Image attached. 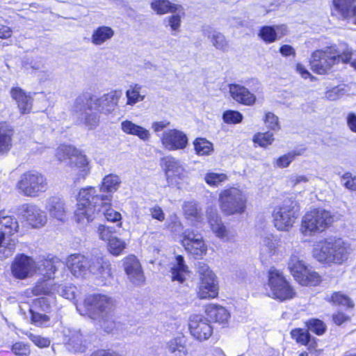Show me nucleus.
I'll list each match as a JSON object with an SVG mask.
<instances>
[{"label":"nucleus","mask_w":356,"mask_h":356,"mask_svg":"<svg viewBox=\"0 0 356 356\" xmlns=\"http://www.w3.org/2000/svg\"><path fill=\"white\" fill-rule=\"evenodd\" d=\"M122 97L120 90H112L101 97H78L72 107V113L79 124H83L88 129L96 128L99 122L98 112L105 114L115 111Z\"/></svg>","instance_id":"obj_1"},{"label":"nucleus","mask_w":356,"mask_h":356,"mask_svg":"<svg viewBox=\"0 0 356 356\" xmlns=\"http://www.w3.org/2000/svg\"><path fill=\"white\" fill-rule=\"evenodd\" d=\"M66 266L74 277L84 279L92 274L103 286L111 284L113 278L111 264L102 254L86 257L73 254L67 258Z\"/></svg>","instance_id":"obj_2"},{"label":"nucleus","mask_w":356,"mask_h":356,"mask_svg":"<svg viewBox=\"0 0 356 356\" xmlns=\"http://www.w3.org/2000/svg\"><path fill=\"white\" fill-rule=\"evenodd\" d=\"M74 304L81 315L99 321L106 332H118L117 330L121 325L111 320L115 301L111 296L99 293H90L86 296L82 303Z\"/></svg>","instance_id":"obj_3"},{"label":"nucleus","mask_w":356,"mask_h":356,"mask_svg":"<svg viewBox=\"0 0 356 356\" xmlns=\"http://www.w3.org/2000/svg\"><path fill=\"white\" fill-rule=\"evenodd\" d=\"M353 53V49L346 43L340 44L339 47L331 45L316 50L312 56V69L317 74H324L341 62L349 63L356 70V58L352 60Z\"/></svg>","instance_id":"obj_4"},{"label":"nucleus","mask_w":356,"mask_h":356,"mask_svg":"<svg viewBox=\"0 0 356 356\" xmlns=\"http://www.w3.org/2000/svg\"><path fill=\"white\" fill-rule=\"evenodd\" d=\"M353 250L349 243L339 238L330 237L314 244L312 254L318 262L331 266L347 261Z\"/></svg>","instance_id":"obj_5"},{"label":"nucleus","mask_w":356,"mask_h":356,"mask_svg":"<svg viewBox=\"0 0 356 356\" xmlns=\"http://www.w3.org/2000/svg\"><path fill=\"white\" fill-rule=\"evenodd\" d=\"M76 200L75 219L77 222L86 225L99 214L102 204H104V207L109 205L112 197L110 195H99L96 188L88 186L79 191Z\"/></svg>","instance_id":"obj_6"},{"label":"nucleus","mask_w":356,"mask_h":356,"mask_svg":"<svg viewBox=\"0 0 356 356\" xmlns=\"http://www.w3.org/2000/svg\"><path fill=\"white\" fill-rule=\"evenodd\" d=\"M335 221L333 213L323 208H313L303 216L300 232L305 236H313L330 228Z\"/></svg>","instance_id":"obj_7"},{"label":"nucleus","mask_w":356,"mask_h":356,"mask_svg":"<svg viewBox=\"0 0 356 356\" xmlns=\"http://www.w3.org/2000/svg\"><path fill=\"white\" fill-rule=\"evenodd\" d=\"M266 291L268 297L282 302L291 300L296 296L294 288L283 273L274 267L268 272Z\"/></svg>","instance_id":"obj_8"},{"label":"nucleus","mask_w":356,"mask_h":356,"mask_svg":"<svg viewBox=\"0 0 356 356\" xmlns=\"http://www.w3.org/2000/svg\"><path fill=\"white\" fill-rule=\"evenodd\" d=\"M219 207L226 216L240 215L247 208L248 196L245 191L237 187L222 190L218 197Z\"/></svg>","instance_id":"obj_9"},{"label":"nucleus","mask_w":356,"mask_h":356,"mask_svg":"<svg viewBox=\"0 0 356 356\" xmlns=\"http://www.w3.org/2000/svg\"><path fill=\"white\" fill-rule=\"evenodd\" d=\"M162 168L169 187L184 189L189 184L188 172L184 164L172 156L162 159Z\"/></svg>","instance_id":"obj_10"},{"label":"nucleus","mask_w":356,"mask_h":356,"mask_svg":"<svg viewBox=\"0 0 356 356\" xmlns=\"http://www.w3.org/2000/svg\"><path fill=\"white\" fill-rule=\"evenodd\" d=\"M299 216V210L296 204L285 200L277 205L273 211V222L275 227L281 232H289L296 223Z\"/></svg>","instance_id":"obj_11"},{"label":"nucleus","mask_w":356,"mask_h":356,"mask_svg":"<svg viewBox=\"0 0 356 356\" xmlns=\"http://www.w3.org/2000/svg\"><path fill=\"white\" fill-rule=\"evenodd\" d=\"M19 224L13 216H6L4 211L0 212V258L10 257L15 250L14 239L6 238V235H13L17 232Z\"/></svg>","instance_id":"obj_12"},{"label":"nucleus","mask_w":356,"mask_h":356,"mask_svg":"<svg viewBox=\"0 0 356 356\" xmlns=\"http://www.w3.org/2000/svg\"><path fill=\"white\" fill-rule=\"evenodd\" d=\"M17 186L25 196L37 197L47 190L48 184L43 175L30 171L22 175Z\"/></svg>","instance_id":"obj_13"},{"label":"nucleus","mask_w":356,"mask_h":356,"mask_svg":"<svg viewBox=\"0 0 356 356\" xmlns=\"http://www.w3.org/2000/svg\"><path fill=\"white\" fill-rule=\"evenodd\" d=\"M179 241L185 250L195 259H202L207 253V245L202 235L193 229L184 230Z\"/></svg>","instance_id":"obj_14"},{"label":"nucleus","mask_w":356,"mask_h":356,"mask_svg":"<svg viewBox=\"0 0 356 356\" xmlns=\"http://www.w3.org/2000/svg\"><path fill=\"white\" fill-rule=\"evenodd\" d=\"M283 256L281 240L272 234L264 235L260 241L259 258L263 264L277 261Z\"/></svg>","instance_id":"obj_15"},{"label":"nucleus","mask_w":356,"mask_h":356,"mask_svg":"<svg viewBox=\"0 0 356 356\" xmlns=\"http://www.w3.org/2000/svg\"><path fill=\"white\" fill-rule=\"evenodd\" d=\"M197 270L200 277L198 297L200 299L216 298L218 294V286L215 274L204 264H199Z\"/></svg>","instance_id":"obj_16"},{"label":"nucleus","mask_w":356,"mask_h":356,"mask_svg":"<svg viewBox=\"0 0 356 356\" xmlns=\"http://www.w3.org/2000/svg\"><path fill=\"white\" fill-rule=\"evenodd\" d=\"M19 215L33 229H40L47 222L46 212L34 204H24L19 209Z\"/></svg>","instance_id":"obj_17"},{"label":"nucleus","mask_w":356,"mask_h":356,"mask_svg":"<svg viewBox=\"0 0 356 356\" xmlns=\"http://www.w3.org/2000/svg\"><path fill=\"white\" fill-rule=\"evenodd\" d=\"M76 291V288L72 284L52 285L47 281L38 282L33 289V293L35 296L49 295L56 292L62 297L70 300H74Z\"/></svg>","instance_id":"obj_18"},{"label":"nucleus","mask_w":356,"mask_h":356,"mask_svg":"<svg viewBox=\"0 0 356 356\" xmlns=\"http://www.w3.org/2000/svg\"><path fill=\"white\" fill-rule=\"evenodd\" d=\"M160 140L163 147L168 151L183 150L188 144L187 135L184 131L177 129L164 131Z\"/></svg>","instance_id":"obj_19"},{"label":"nucleus","mask_w":356,"mask_h":356,"mask_svg":"<svg viewBox=\"0 0 356 356\" xmlns=\"http://www.w3.org/2000/svg\"><path fill=\"white\" fill-rule=\"evenodd\" d=\"M50 308L51 304L47 297H41L34 300L29 309L32 323L36 326H47L49 323V317L45 314L40 313V312L47 313Z\"/></svg>","instance_id":"obj_20"},{"label":"nucleus","mask_w":356,"mask_h":356,"mask_svg":"<svg viewBox=\"0 0 356 356\" xmlns=\"http://www.w3.org/2000/svg\"><path fill=\"white\" fill-rule=\"evenodd\" d=\"M188 327L191 334L197 340L208 339L213 333V328L202 315H193L189 318Z\"/></svg>","instance_id":"obj_21"},{"label":"nucleus","mask_w":356,"mask_h":356,"mask_svg":"<svg viewBox=\"0 0 356 356\" xmlns=\"http://www.w3.org/2000/svg\"><path fill=\"white\" fill-rule=\"evenodd\" d=\"M12 273L18 279H24L37 272L33 259L24 254L17 255L12 264Z\"/></svg>","instance_id":"obj_22"},{"label":"nucleus","mask_w":356,"mask_h":356,"mask_svg":"<svg viewBox=\"0 0 356 356\" xmlns=\"http://www.w3.org/2000/svg\"><path fill=\"white\" fill-rule=\"evenodd\" d=\"M123 266L128 279L135 285L145 282V278L141 265L134 255H129L123 259Z\"/></svg>","instance_id":"obj_23"},{"label":"nucleus","mask_w":356,"mask_h":356,"mask_svg":"<svg viewBox=\"0 0 356 356\" xmlns=\"http://www.w3.org/2000/svg\"><path fill=\"white\" fill-rule=\"evenodd\" d=\"M45 208L51 218L60 222L66 220L68 209L63 199L58 197H51L48 199Z\"/></svg>","instance_id":"obj_24"},{"label":"nucleus","mask_w":356,"mask_h":356,"mask_svg":"<svg viewBox=\"0 0 356 356\" xmlns=\"http://www.w3.org/2000/svg\"><path fill=\"white\" fill-rule=\"evenodd\" d=\"M10 94L21 114H26L31 111L33 98L30 92H26L21 88L15 86L10 89Z\"/></svg>","instance_id":"obj_25"},{"label":"nucleus","mask_w":356,"mask_h":356,"mask_svg":"<svg viewBox=\"0 0 356 356\" xmlns=\"http://www.w3.org/2000/svg\"><path fill=\"white\" fill-rule=\"evenodd\" d=\"M75 152L70 165L77 170L79 179H85L90 172V161L83 151L76 148Z\"/></svg>","instance_id":"obj_26"},{"label":"nucleus","mask_w":356,"mask_h":356,"mask_svg":"<svg viewBox=\"0 0 356 356\" xmlns=\"http://www.w3.org/2000/svg\"><path fill=\"white\" fill-rule=\"evenodd\" d=\"M229 92L232 97L240 104L252 106L256 102L255 95L243 86L238 84L229 85Z\"/></svg>","instance_id":"obj_27"},{"label":"nucleus","mask_w":356,"mask_h":356,"mask_svg":"<svg viewBox=\"0 0 356 356\" xmlns=\"http://www.w3.org/2000/svg\"><path fill=\"white\" fill-rule=\"evenodd\" d=\"M309 267V266L300 259L298 252L294 251L291 254L288 262V268L297 282H304L306 280L301 273Z\"/></svg>","instance_id":"obj_28"},{"label":"nucleus","mask_w":356,"mask_h":356,"mask_svg":"<svg viewBox=\"0 0 356 356\" xmlns=\"http://www.w3.org/2000/svg\"><path fill=\"white\" fill-rule=\"evenodd\" d=\"M205 313L211 320L220 324L227 323L230 318L229 312L219 305L209 304L207 305Z\"/></svg>","instance_id":"obj_29"},{"label":"nucleus","mask_w":356,"mask_h":356,"mask_svg":"<svg viewBox=\"0 0 356 356\" xmlns=\"http://www.w3.org/2000/svg\"><path fill=\"white\" fill-rule=\"evenodd\" d=\"M208 220L211 228L216 236L225 241H228L229 236L226 227L222 224L220 217L217 213L216 211L211 209L208 211Z\"/></svg>","instance_id":"obj_30"},{"label":"nucleus","mask_w":356,"mask_h":356,"mask_svg":"<svg viewBox=\"0 0 356 356\" xmlns=\"http://www.w3.org/2000/svg\"><path fill=\"white\" fill-rule=\"evenodd\" d=\"M61 262L58 257H53L40 261L37 265V272L47 279L53 277L56 271L60 267Z\"/></svg>","instance_id":"obj_31"},{"label":"nucleus","mask_w":356,"mask_h":356,"mask_svg":"<svg viewBox=\"0 0 356 356\" xmlns=\"http://www.w3.org/2000/svg\"><path fill=\"white\" fill-rule=\"evenodd\" d=\"M121 129L124 133L137 136L143 141H148L151 138V134L148 129L130 120L122 121Z\"/></svg>","instance_id":"obj_32"},{"label":"nucleus","mask_w":356,"mask_h":356,"mask_svg":"<svg viewBox=\"0 0 356 356\" xmlns=\"http://www.w3.org/2000/svg\"><path fill=\"white\" fill-rule=\"evenodd\" d=\"M176 8L175 10L170 13L172 15L165 19L172 35H177L180 32L181 21L186 15L185 10L181 5H178Z\"/></svg>","instance_id":"obj_33"},{"label":"nucleus","mask_w":356,"mask_h":356,"mask_svg":"<svg viewBox=\"0 0 356 356\" xmlns=\"http://www.w3.org/2000/svg\"><path fill=\"white\" fill-rule=\"evenodd\" d=\"M188 273V266L185 264L184 257L181 255H177L171 267L172 280L183 283Z\"/></svg>","instance_id":"obj_34"},{"label":"nucleus","mask_w":356,"mask_h":356,"mask_svg":"<svg viewBox=\"0 0 356 356\" xmlns=\"http://www.w3.org/2000/svg\"><path fill=\"white\" fill-rule=\"evenodd\" d=\"M166 349L170 356H186L188 350L184 337L178 336L166 343Z\"/></svg>","instance_id":"obj_35"},{"label":"nucleus","mask_w":356,"mask_h":356,"mask_svg":"<svg viewBox=\"0 0 356 356\" xmlns=\"http://www.w3.org/2000/svg\"><path fill=\"white\" fill-rule=\"evenodd\" d=\"M203 35L210 39L212 44L221 51H225L227 48L228 43L225 37L220 32L207 27L203 29Z\"/></svg>","instance_id":"obj_36"},{"label":"nucleus","mask_w":356,"mask_h":356,"mask_svg":"<svg viewBox=\"0 0 356 356\" xmlns=\"http://www.w3.org/2000/svg\"><path fill=\"white\" fill-rule=\"evenodd\" d=\"M114 35V31L109 26H102L94 30L91 42L95 45H102L111 40Z\"/></svg>","instance_id":"obj_37"},{"label":"nucleus","mask_w":356,"mask_h":356,"mask_svg":"<svg viewBox=\"0 0 356 356\" xmlns=\"http://www.w3.org/2000/svg\"><path fill=\"white\" fill-rule=\"evenodd\" d=\"M120 184L121 179L118 175L109 174L102 179L100 191L112 197V194L118 190Z\"/></svg>","instance_id":"obj_38"},{"label":"nucleus","mask_w":356,"mask_h":356,"mask_svg":"<svg viewBox=\"0 0 356 356\" xmlns=\"http://www.w3.org/2000/svg\"><path fill=\"white\" fill-rule=\"evenodd\" d=\"M13 129L6 123H0V154L7 152L12 145Z\"/></svg>","instance_id":"obj_39"},{"label":"nucleus","mask_w":356,"mask_h":356,"mask_svg":"<svg viewBox=\"0 0 356 356\" xmlns=\"http://www.w3.org/2000/svg\"><path fill=\"white\" fill-rule=\"evenodd\" d=\"M356 0H333L334 12L343 19H350L353 5Z\"/></svg>","instance_id":"obj_40"},{"label":"nucleus","mask_w":356,"mask_h":356,"mask_svg":"<svg viewBox=\"0 0 356 356\" xmlns=\"http://www.w3.org/2000/svg\"><path fill=\"white\" fill-rule=\"evenodd\" d=\"M142 86L134 83L129 86L125 95L127 97L126 104L133 106L137 103L145 99V95L140 93Z\"/></svg>","instance_id":"obj_41"},{"label":"nucleus","mask_w":356,"mask_h":356,"mask_svg":"<svg viewBox=\"0 0 356 356\" xmlns=\"http://www.w3.org/2000/svg\"><path fill=\"white\" fill-rule=\"evenodd\" d=\"M179 4L171 3L169 0H152L150 6L154 12L163 15L176 9Z\"/></svg>","instance_id":"obj_42"},{"label":"nucleus","mask_w":356,"mask_h":356,"mask_svg":"<svg viewBox=\"0 0 356 356\" xmlns=\"http://www.w3.org/2000/svg\"><path fill=\"white\" fill-rule=\"evenodd\" d=\"M68 334L65 333V341L72 346L74 351H83L85 346H83L82 335L79 330H69Z\"/></svg>","instance_id":"obj_43"},{"label":"nucleus","mask_w":356,"mask_h":356,"mask_svg":"<svg viewBox=\"0 0 356 356\" xmlns=\"http://www.w3.org/2000/svg\"><path fill=\"white\" fill-rule=\"evenodd\" d=\"M204 179L209 186L218 187L222 183L225 182L228 179V177L222 172H208L205 174Z\"/></svg>","instance_id":"obj_44"},{"label":"nucleus","mask_w":356,"mask_h":356,"mask_svg":"<svg viewBox=\"0 0 356 356\" xmlns=\"http://www.w3.org/2000/svg\"><path fill=\"white\" fill-rule=\"evenodd\" d=\"M76 149L70 145H60L56 149V157L60 162L69 160L70 163L74 153L76 152Z\"/></svg>","instance_id":"obj_45"},{"label":"nucleus","mask_w":356,"mask_h":356,"mask_svg":"<svg viewBox=\"0 0 356 356\" xmlns=\"http://www.w3.org/2000/svg\"><path fill=\"white\" fill-rule=\"evenodd\" d=\"M301 274L305 280H306L304 282H298L302 286H316L321 281L319 274L314 271L310 266L307 268L305 271H302Z\"/></svg>","instance_id":"obj_46"},{"label":"nucleus","mask_w":356,"mask_h":356,"mask_svg":"<svg viewBox=\"0 0 356 356\" xmlns=\"http://www.w3.org/2000/svg\"><path fill=\"white\" fill-rule=\"evenodd\" d=\"M183 210L186 218L191 220H200V210L195 202H185L183 205Z\"/></svg>","instance_id":"obj_47"},{"label":"nucleus","mask_w":356,"mask_h":356,"mask_svg":"<svg viewBox=\"0 0 356 356\" xmlns=\"http://www.w3.org/2000/svg\"><path fill=\"white\" fill-rule=\"evenodd\" d=\"M194 147L200 156L209 155L213 149V144L204 138H197L194 141Z\"/></svg>","instance_id":"obj_48"},{"label":"nucleus","mask_w":356,"mask_h":356,"mask_svg":"<svg viewBox=\"0 0 356 356\" xmlns=\"http://www.w3.org/2000/svg\"><path fill=\"white\" fill-rule=\"evenodd\" d=\"M126 246L127 245L124 241L117 236H114L108 242V250L114 256L121 254L126 248Z\"/></svg>","instance_id":"obj_49"},{"label":"nucleus","mask_w":356,"mask_h":356,"mask_svg":"<svg viewBox=\"0 0 356 356\" xmlns=\"http://www.w3.org/2000/svg\"><path fill=\"white\" fill-rule=\"evenodd\" d=\"M100 212H102L105 218L110 222H120L122 219V216L120 213L111 208V203L109 204V205H106L104 207V204H102L100 206Z\"/></svg>","instance_id":"obj_50"},{"label":"nucleus","mask_w":356,"mask_h":356,"mask_svg":"<svg viewBox=\"0 0 356 356\" xmlns=\"http://www.w3.org/2000/svg\"><path fill=\"white\" fill-rule=\"evenodd\" d=\"M273 140V134L270 132L257 133L253 137L254 143L261 147H266L271 145Z\"/></svg>","instance_id":"obj_51"},{"label":"nucleus","mask_w":356,"mask_h":356,"mask_svg":"<svg viewBox=\"0 0 356 356\" xmlns=\"http://www.w3.org/2000/svg\"><path fill=\"white\" fill-rule=\"evenodd\" d=\"M330 300L334 304L346 306L348 308H353L354 307L353 302L347 296L340 292L334 293L331 296Z\"/></svg>","instance_id":"obj_52"},{"label":"nucleus","mask_w":356,"mask_h":356,"mask_svg":"<svg viewBox=\"0 0 356 356\" xmlns=\"http://www.w3.org/2000/svg\"><path fill=\"white\" fill-rule=\"evenodd\" d=\"M259 35L264 41L268 43L273 42L277 40V33L272 26L262 27Z\"/></svg>","instance_id":"obj_53"},{"label":"nucleus","mask_w":356,"mask_h":356,"mask_svg":"<svg viewBox=\"0 0 356 356\" xmlns=\"http://www.w3.org/2000/svg\"><path fill=\"white\" fill-rule=\"evenodd\" d=\"M300 152L298 151H293L287 154H284L279 157L276 161L275 165L278 168H284L289 165V164L293 161L296 156L300 155Z\"/></svg>","instance_id":"obj_54"},{"label":"nucleus","mask_w":356,"mask_h":356,"mask_svg":"<svg viewBox=\"0 0 356 356\" xmlns=\"http://www.w3.org/2000/svg\"><path fill=\"white\" fill-rule=\"evenodd\" d=\"M223 121L227 124H237L242 121L243 115L236 111L229 110L222 115Z\"/></svg>","instance_id":"obj_55"},{"label":"nucleus","mask_w":356,"mask_h":356,"mask_svg":"<svg viewBox=\"0 0 356 356\" xmlns=\"http://www.w3.org/2000/svg\"><path fill=\"white\" fill-rule=\"evenodd\" d=\"M114 232L115 229L113 227L106 226L104 225H99L97 230L99 239L107 242L114 237L113 236Z\"/></svg>","instance_id":"obj_56"},{"label":"nucleus","mask_w":356,"mask_h":356,"mask_svg":"<svg viewBox=\"0 0 356 356\" xmlns=\"http://www.w3.org/2000/svg\"><path fill=\"white\" fill-rule=\"evenodd\" d=\"M293 339L302 344H307L310 341V335L307 330L303 329H295L291 332Z\"/></svg>","instance_id":"obj_57"},{"label":"nucleus","mask_w":356,"mask_h":356,"mask_svg":"<svg viewBox=\"0 0 356 356\" xmlns=\"http://www.w3.org/2000/svg\"><path fill=\"white\" fill-rule=\"evenodd\" d=\"M309 330L316 333L318 335L323 334L325 331V325L323 321L318 319H312L307 323Z\"/></svg>","instance_id":"obj_58"},{"label":"nucleus","mask_w":356,"mask_h":356,"mask_svg":"<svg viewBox=\"0 0 356 356\" xmlns=\"http://www.w3.org/2000/svg\"><path fill=\"white\" fill-rule=\"evenodd\" d=\"M264 123L266 126L271 130L278 131L280 129L278 118L271 112L266 113Z\"/></svg>","instance_id":"obj_59"},{"label":"nucleus","mask_w":356,"mask_h":356,"mask_svg":"<svg viewBox=\"0 0 356 356\" xmlns=\"http://www.w3.org/2000/svg\"><path fill=\"white\" fill-rule=\"evenodd\" d=\"M341 182L347 189L356 191V176H353L350 172H346L341 176Z\"/></svg>","instance_id":"obj_60"},{"label":"nucleus","mask_w":356,"mask_h":356,"mask_svg":"<svg viewBox=\"0 0 356 356\" xmlns=\"http://www.w3.org/2000/svg\"><path fill=\"white\" fill-rule=\"evenodd\" d=\"M26 335L31 341L39 348H46L50 345V340L49 338L33 334V333H27Z\"/></svg>","instance_id":"obj_61"},{"label":"nucleus","mask_w":356,"mask_h":356,"mask_svg":"<svg viewBox=\"0 0 356 356\" xmlns=\"http://www.w3.org/2000/svg\"><path fill=\"white\" fill-rule=\"evenodd\" d=\"M13 353L17 356H29L30 354L29 346L22 342H16L12 346Z\"/></svg>","instance_id":"obj_62"},{"label":"nucleus","mask_w":356,"mask_h":356,"mask_svg":"<svg viewBox=\"0 0 356 356\" xmlns=\"http://www.w3.org/2000/svg\"><path fill=\"white\" fill-rule=\"evenodd\" d=\"M149 212L153 219L157 220L159 222H163L165 218V215L162 208L158 205H154L149 209Z\"/></svg>","instance_id":"obj_63"},{"label":"nucleus","mask_w":356,"mask_h":356,"mask_svg":"<svg viewBox=\"0 0 356 356\" xmlns=\"http://www.w3.org/2000/svg\"><path fill=\"white\" fill-rule=\"evenodd\" d=\"M167 227L171 232L176 234L181 229L182 225L178 217L176 215H174L170 217V222Z\"/></svg>","instance_id":"obj_64"}]
</instances>
